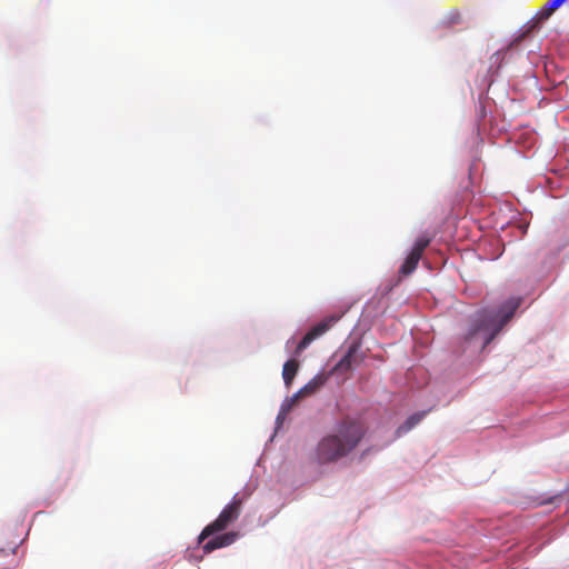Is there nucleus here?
Here are the masks:
<instances>
[{
	"label": "nucleus",
	"mask_w": 569,
	"mask_h": 569,
	"mask_svg": "<svg viewBox=\"0 0 569 569\" xmlns=\"http://www.w3.org/2000/svg\"><path fill=\"white\" fill-rule=\"evenodd\" d=\"M366 435L362 422L346 418L332 432L322 437L315 449V460L318 465H330L348 457L359 446Z\"/></svg>",
	"instance_id": "nucleus-1"
},
{
	"label": "nucleus",
	"mask_w": 569,
	"mask_h": 569,
	"mask_svg": "<svg viewBox=\"0 0 569 569\" xmlns=\"http://www.w3.org/2000/svg\"><path fill=\"white\" fill-rule=\"evenodd\" d=\"M519 306L520 300L512 298L499 308H483L477 311L469 319L465 340L477 341L481 349L486 348L513 317Z\"/></svg>",
	"instance_id": "nucleus-2"
},
{
	"label": "nucleus",
	"mask_w": 569,
	"mask_h": 569,
	"mask_svg": "<svg viewBox=\"0 0 569 569\" xmlns=\"http://www.w3.org/2000/svg\"><path fill=\"white\" fill-rule=\"evenodd\" d=\"M243 500L237 495L232 500L221 510L216 520L206 526L198 537V543L204 542L209 537L224 531L231 523H233L240 516Z\"/></svg>",
	"instance_id": "nucleus-3"
},
{
	"label": "nucleus",
	"mask_w": 569,
	"mask_h": 569,
	"mask_svg": "<svg viewBox=\"0 0 569 569\" xmlns=\"http://www.w3.org/2000/svg\"><path fill=\"white\" fill-rule=\"evenodd\" d=\"M563 2H550L548 6H545L539 12H537L536 17L529 22V27L523 31L519 37H517L512 44L519 43L522 39H525L529 33H531L538 26L547 20Z\"/></svg>",
	"instance_id": "nucleus-4"
},
{
	"label": "nucleus",
	"mask_w": 569,
	"mask_h": 569,
	"mask_svg": "<svg viewBox=\"0 0 569 569\" xmlns=\"http://www.w3.org/2000/svg\"><path fill=\"white\" fill-rule=\"evenodd\" d=\"M359 348V343H351L348 348L347 353L332 368L331 372H347L351 370L355 365H359L363 359V357L358 355Z\"/></svg>",
	"instance_id": "nucleus-5"
},
{
	"label": "nucleus",
	"mask_w": 569,
	"mask_h": 569,
	"mask_svg": "<svg viewBox=\"0 0 569 569\" xmlns=\"http://www.w3.org/2000/svg\"><path fill=\"white\" fill-rule=\"evenodd\" d=\"M238 538H239V532H237V531H229V532H223L220 535L216 533V536L213 535V537L211 539H209L208 541H206L202 545V550L204 553H210V552L214 551L216 549L231 546L233 542L237 541Z\"/></svg>",
	"instance_id": "nucleus-6"
},
{
	"label": "nucleus",
	"mask_w": 569,
	"mask_h": 569,
	"mask_svg": "<svg viewBox=\"0 0 569 569\" xmlns=\"http://www.w3.org/2000/svg\"><path fill=\"white\" fill-rule=\"evenodd\" d=\"M326 381L327 377L325 375H317L292 397L291 402L295 403L300 397L310 396L317 392Z\"/></svg>",
	"instance_id": "nucleus-7"
},
{
	"label": "nucleus",
	"mask_w": 569,
	"mask_h": 569,
	"mask_svg": "<svg viewBox=\"0 0 569 569\" xmlns=\"http://www.w3.org/2000/svg\"><path fill=\"white\" fill-rule=\"evenodd\" d=\"M426 412H417L411 415L398 429L397 436L400 437L408 431H410L413 427H416L425 417Z\"/></svg>",
	"instance_id": "nucleus-8"
},
{
	"label": "nucleus",
	"mask_w": 569,
	"mask_h": 569,
	"mask_svg": "<svg viewBox=\"0 0 569 569\" xmlns=\"http://www.w3.org/2000/svg\"><path fill=\"white\" fill-rule=\"evenodd\" d=\"M420 259L421 258L418 257L416 253L409 252V254L407 256V258L405 259L403 263L399 269V273L401 276L411 274L416 270Z\"/></svg>",
	"instance_id": "nucleus-9"
},
{
	"label": "nucleus",
	"mask_w": 569,
	"mask_h": 569,
	"mask_svg": "<svg viewBox=\"0 0 569 569\" xmlns=\"http://www.w3.org/2000/svg\"><path fill=\"white\" fill-rule=\"evenodd\" d=\"M298 368H299V363L297 360L295 359H290L288 360L284 365H283V369H282V378H283V381L287 386H290L295 376L297 375L298 372Z\"/></svg>",
	"instance_id": "nucleus-10"
},
{
	"label": "nucleus",
	"mask_w": 569,
	"mask_h": 569,
	"mask_svg": "<svg viewBox=\"0 0 569 569\" xmlns=\"http://www.w3.org/2000/svg\"><path fill=\"white\" fill-rule=\"evenodd\" d=\"M336 321H337V318L331 317L329 319H326V320L319 322L317 326H315L308 332L313 337V339H317L318 337L323 335L326 331H328Z\"/></svg>",
	"instance_id": "nucleus-11"
},
{
	"label": "nucleus",
	"mask_w": 569,
	"mask_h": 569,
	"mask_svg": "<svg viewBox=\"0 0 569 569\" xmlns=\"http://www.w3.org/2000/svg\"><path fill=\"white\" fill-rule=\"evenodd\" d=\"M431 239L428 237H419L410 252L416 253L418 257H422L425 249L429 246Z\"/></svg>",
	"instance_id": "nucleus-12"
},
{
	"label": "nucleus",
	"mask_w": 569,
	"mask_h": 569,
	"mask_svg": "<svg viewBox=\"0 0 569 569\" xmlns=\"http://www.w3.org/2000/svg\"><path fill=\"white\" fill-rule=\"evenodd\" d=\"M313 340V337L309 332H307L305 337L300 340V342L297 345L295 353L299 356Z\"/></svg>",
	"instance_id": "nucleus-13"
},
{
	"label": "nucleus",
	"mask_w": 569,
	"mask_h": 569,
	"mask_svg": "<svg viewBox=\"0 0 569 569\" xmlns=\"http://www.w3.org/2000/svg\"><path fill=\"white\" fill-rule=\"evenodd\" d=\"M287 410H289V407L288 408H284V407L281 408V412H286Z\"/></svg>",
	"instance_id": "nucleus-14"
},
{
	"label": "nucleus",
	"mask_w": 569,
	"mask_h": 569,
	"mask_svg": "<svg viewBox=\"0 0 569 569\" xmlns=\"http://www.w3.org/2000/svg\"><path fill=\"white\" fill-rule=\"evenodd\" d=\"M2 552H3V549H0V553H2Z\"/></svg>",
	"instance_id": "nucleus-15"
},
{
	"label": "nucleus",
	"mask_w": 569,
	"mask_h": 569,
	"mask_svg": "<svg viewBox=\"0 0 569 569\" xmlns=\"http://www.w3.org/2000/svg\"><path fill=\"white\" fill-rule=\"evenodd\" d=\"M568 491H569V481H568Z\"/></svg>",
	"instance_id": "nucleus-16"
}]
</instances>
